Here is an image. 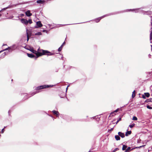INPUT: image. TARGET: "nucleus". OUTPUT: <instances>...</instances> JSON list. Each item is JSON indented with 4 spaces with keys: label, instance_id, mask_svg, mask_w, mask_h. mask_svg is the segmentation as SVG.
<instances>
[{
    "label": "nucleus",
    "instance_id": "1",
    "mask_svg": "<svg viewBox=\"0 0 152 152\" xmlns=\"http://www.w3.org/2000/svg\"><path fill=\"white\" fill-rule=\"evenodd\" d=\"M48 53L50 54L48 55L49 56H51L54 54V53H51L48 50L40 49L39 48L37 50V51H36V52L35 55L36 56V57H35V59L36 60L37 58L41 56L42 55H46Z\"/></svg>",
    "mask_w": 152,
    "mask_h": 152
},
{
    "label": "nucleus",
    "instance_id": "2",
    "mask_svg": "<svg viewBox=\"0 0 152 152\" xmlns=\"http://www.w3.org/2000/svg\"><path fill=\"white\" fill-rule=\"evenodd\" d=\"M53 86V85H43L36 87L35 90L37 91L39 90L45 88H47L52 87Z\"/></svg>",
    "mask_w": 152,
    "mask_h": 152
},
{
    "label": "nucleus",
    "instance_id": "3",
    "mask_svg": "<svg viewBox=\"0 0 152 152\" xmlns=\"http://www.w3.org/2000/svg\"><path fill=\"white\" fill-rule=\"evenodd\" d=\"M21 23L24 25H27L28 23L31 24L32 23V21L31 19H29L28 20L26 19H22L21 20Z\"/></svg>",
    "mask_w": 152,
    "mask_h": 152
},
{
    "label": "nucleus",
    "instance_id": "4",
    "mask_svg": "<svg viewBox=\"0 0 152 152\" xmlns=\"http://www.w3.org/2000/svg\"><path fill=\"white\" fill-rule=\"evenodd\" d=\"M130 11H134L135 12H141V11H142V10L141 8H140L136 9L128 10L126 11L127 12Z\"/></svg>",
    "mask_w": 152,
    "mask_h": 152
},
{
    "label": "nucleus",
    "instance_id": "5",
    "mask_svg": "<svg viewBox=\"0 0 152 152\" xmlns=\"http://www.w3.org/2000/svg\"><path fill=\"white\" fill-rule=\"evenodd\" d=\"M36 24L37 26H35L34 28H37L39 27H41L42 26V25L40 21H37L36 22Z\"/></svg>",
    "mask_w": 152,
    "mask_h": 152
},
{
    "label": "nucleus",
    "instance_id": "6",
    "mask_svg": "<svg viewBox=\"0 0 152 152\" xmlns=\"http://www.w3.org/2000/svg\"><path fill=\"white\" fill-rule=\"evenodd\" d=\"M39 92V91H34L33 92H31L30 93V94L31 95L29 97H30L31 96H33L34 95H35L36 94L38 93Z\"/></svg>",
    "mask_w": 152,
    "mask_h": 152
},
{
    "label": "nucleus",
    "instance_id": "7",
    "mask_svg": "<svg viewBox=\"0 0 152 152\" xmlns=\"http://www.w3.org/2000/svg\"><path fill=\"white\" fill-rule=\"evenodd\" d=\"M21 96L24 99H26L27 98L28 94L26 93H24L22 94Z\"/></svg>",
    "mask_w": 152,
    "mask_h": 152
},
{
    "label": "nucleus",
    "instance_id": "8",
    "mask_svg": "<svg viewBox=\"0 0 152 152\" xmlns=\"http://www.w3.org/2000/svg\"><path fill=\"white\" fill-rule=\"evenodd\" d=\"M26 15L27 16L29 17L32 15V14L30 13V11L28 10L25 12Z\"/></svg>",
    "mask_w": 152,
    "mask_h": 152
},
{
    "label": "nucleus",
    "instance_id": "9",
    "mask_svg": "<svg viewBox=\"0 0 152 152\" xmlns=\"http://www.w3.org/2000/svg\"><path fill=\"white\" fill-rule=\"evenodd\" d=\"M106 16L105 15V16H102L101 17H99V18H98L96 19L95 20V21L96 22V23H98V22L100 20L102 19V18H103L104 17H105Z\"/></svg>",
    "mask_w": 152,
    "mask_h": 152
},
{
    "label": "nucleus",
    "instance_id": "10",
    "mask_svg": "<svg viewBox=\"0 0 152 152\" xmlns=\"http://www.w3.org/2000/svg\"><path fill=\"white\" fill-rule=\"evenodd\" d=\"M28 50L31 51L33 53L35 54L36 52V51L34 50L32 48L30 47L29 48L27 49Z\"/></svg>",
    "mask_w": 152,
    "mask_h": 152
},
{
    "label": "nucleus",
    "instance_id": "11",
    "mask_svg": "<svg viewBox=\"0 0 152 152\" xmlns=\"http://www.w3.org/2000/svg\"><path fill=\"white\" fill-rule=\"evenodd\" d=\"M52 112L55 115H56L57 117H58L59 115V112L58 111L55 110L52 111Z\"/></svg>",
    "mask_w": 152,
    "mask_h": 152
},
{
    "label": "nucleus",
    "instance_id": "12",
    "mask_svg": "<svg viewBox=\"0 0 152 152\" xmlns=\"http://www.w3.org/2000/svg\"><path fill=\"white\" fill-rule=\"evenodd\" d=\"M118 135L121 137L122 138H124L125 137V135L124 133H122L121 132H119L118 133Z\"/></svg>",
    "mask_w": 152,
    "mask_h": 152
},
{
    "label": "nucleus",
    "instance_id": "13",
    "mask_svg": "<svg viewBox=\"0 0 152 152\" xmlns=\"http://www.w3.org/2000/svg\"><path fill=\"white\" fill-rule=\"evenodd\" d=\"M145 96L143 95L142 96V98L144 99L145 98V96L147 97H148L150 96V94L148 93H145Z\"/></svg>",
    "mask_w": 152,
    "mask_h": 152
},
{
    "label": "nucleus",
    "instance_id": "14",
    "mask_svg": "<svg viewBox=\"0 0 152 152\" xmlns=\"http://www.w3.org/2000/svg\"><path fill=\"white\" fill-rule=\"evenodd\" d=\"M45 1L44 0H38L37 1V2L39 4H43L45 2Z\"/></svg>",
    "mask_w": 152,
    "mask_h": 152
},
{
    "label": "nucleus",
    "instance_id": "15",
    "mask_svg": "<svg viewBox=\"0 0 152 152\" xmlns=\"http://www.w3.org/2000/svg\"><path fill=\"white\" fill-rule=\"evenodd\" d=\"M151 31L150 35V41L151 43H152V28H151Z\"/></svg>",
    "mask_w": 152,
    "mask_h": 152
},
{
    "label": "nucleus",
    "instance_id": "16",
    "mask_svg": "<svg viewBox=\"0 0 152 152\" xmlns=\"http://www.w3.org/2000/svg\"><path fill=\"white\" fill-rule=\"evenodd\" d=\"M27 55L28 57L31 58H33L34 57H35L34 55H33L32 54L27 53Z\"/></svg>",
    "mask_w": 152,
    "mask_h": 152
},
{
    "label": "nucleus",
    "instance_id": "17",
    "mask_svg": "<svg viewBox=\"0 0 152 152\" xmlns=\"http://www.w3.org/2000/svg\"><path fill=\"white\" fill-rule=\"evenodd\" d=\"M115 138L116 140H120V138L118 135H116L115 136Z\"/></svg>",
    "mask_w": 152,
    "mask_h": 152
},
{
    "label": "nucleus",
    "instance_id": "18",
    "mask_svg": "<svg viewBox=\"0 0 152 152\" xmlns=\"http://www.w3.org/2000/svg\"><path fill=\"white\" fill-rule=\"evenodd\" d=\"M131 133V131H128L126 133L125 135L126 136H128Z\"/></svg>",
    "mask_w": 152,
    "mask_h": 152
},
{
    "label": "nucleus",
    "instance_id": "19",
    "mask_svg": "<svg viewBox=\"0 0 152 152\" xmlns=\"http://www.w3.org/2000/svg\"><path fill=\"white\" fill-rule=\"evenodd\" d=\"M28 30L27 29H26V34H27V41H28L29 39V38L28 36Z\"/></svg>",
    "mask_w": 152,
    "mask_h": 152
},
{
    "label": "nucleus",
    "instance_id": "20",
    "mask_svg": "<svg viewBox=\"0 0 152 152\" xmlns=\"http://www.w3.org/2000/svg\"><path fill=\"white\" fill-rule=\"evenodd\" d=\"M145 146V145H142V146H139V147H135L133 148L131 150H132L133 149H135V148H141L142 147H143Z\"/></svg>",
    "mask_w": 152,
    "mask_h": 152
},
{
    "label": "nucleus",
    "instance_id": "21",
    "mask_svg": "<svg viewBox=\"0 0 152 152\" xmlns=\"http://www.w3.org/2000/svg\"><path fill=\"white\" fill-rule=\"evenodd\" d=\"M42 35V33L41 32H39L35 33L34 34L35 35Z\"/></svg>",
    "mask_w": 152,
    "mask_h": 152
},
{
    "label": "nucleus",
    "instance_id": "22",
    "mask_svg": "<svg viewBox=\"0 0 152 152\" xmlns=\"http://www.w3.org/2000/svg\"><path fill=\"white\" fill-rule=\"evenodd\" d=\"M118 109H116V110H115L113 112H111L110 113V115L113 114V113H116V112H118Z\"/></svg>",
    "mask_w": 152,
    "mask_h": 152
},
{
    "label": "nucleus",
    "instance_id": "23",
    "mask_svg": "<svg viewBox=\"0 0 152 152\" xmlns=\"http://www.w3.org/2000/svg\"><path fill=\"white\" fill-rule=\"evenodd\" d=\"M127 148V146L125 145H123L122 148L123 151L125 150Z\"/></svg>",
    "mask_w": 152,
    "mask_h": 152
},
{
    "label": "nucleus",
    "instance_id": "24",
    "mask_svg": "<svg viewBox=\"0 0 152 152\" xmlns=\"http://www.w3.org/2000/svg\"><path fill=\"white\" fill-rule=\"evenodd\" d=\"M135 96V91H134L132 93V97L133 98H134Z\"/></svg>",
    "mask_w": 152,
    "mask_h": 152
},
{
    "label": "nucleus",
    "instance_id": "25",
    "mask_svg": "<svg viewBox=\"0 0 152 152\" xmlns=\"http://www.w3.org/2000/svg\"><path fill=\"white\" fill-rule=\"evenodd\" d=\"M134 125H135V124H132L131 125H129V126L130 128H132L134 126Z\"/></svg>",
    "mask_w": 152,
    "mask_h": 152
},
{
    "label": "nucleus",
    "instance_id": "26",
    "mask_svg": "<svg viewBox=\"0 0 152 152\" xmlns=\"http://www.w3.org/2000/svg\"><path fill=\"white\" fill-rule=\"evenodd\" d=\"M132 120L134 121H136L137 120V118L136 117L133 116L132 118Z\"/></svg>",
    "mask_w": 152,
    "mask_h": 152
},
{
    "label": "nucleus",
    "instance_id": "27",
    "mask_svg": "<svg viewBox=\"0 0 152 152\" xmlns=\"http://www.w3.org/2000/svg\"><path fill=\"white\" fill-rule=\"evenodd\" d=\"M6 52H4L2 54V56H1V57L2 58H4V56L6 55Z\"/></svg>",
    "mask_w": 152,
    "mask_h": 152
},
{
    "label": "nucleus",
    "instance_id": "28",
    "mask_svg": "<svg viewBox=\"0 0 152 152\" xmlns=\"http://www.w3.org/2000/svg\"><path fill=\"white\" fill-rule=\"evenodd\" d=\"M147 108L149 109H152V107L151 106H150L149 105H147Z\"/></svg>",
    "mask_w": 152,
    "mask_h": 152
},
{
    "label": "nucleus",
    "instance_id": "29",
    "mask_svg": "<svg viewBox=\"0 0 152 152\" xmlns=\"http://www.w3.org/2000/svg\"><path fill=\"white\" fill-rule=\"evenodd\" d=\"M8 50H11L12 51L14 50L15 49H12V47H8Z\"/></svg>",
    "mask_w": 152,
    "mask_h": 152
},
{
    "label": "nucleus",
    "instance_id": "30",
    "mask_svg": "<svg viewBox=\"0 0 152 152\" xmlns=\"http://www.w3.org/2000/svg\"><path fill=\"white\" fill-rule=\"evenodd\" d=\"M62 48L61 47V46L58 48V51L59 52L61 51L62 49Z\"/></svg>",
    "mask_w": 152,
    "mask_h": 152
},
{
    "label": "nucleus",
    "instance_id": "31",
    "mask_svg": "<svg viewBox=\"0 0 152 152\" xmlns=\"http://www.w3.org/2000/svg\"><path fill=\"white\" fill-rule=\"evenodd\" d=\"M128 152H129L130 151V147H128L127 149H126Z\"/></svg>",
    "mask_w": 152,
    "mask_h": 152
},
{
    "label": "nucleus",
    "instance_id": "32",
    "mask_svg": "<svg viewBox=\"0 0 152 152\" xmlns=\"http://www.w3.org/2000/svg\"><path fill=\"white\" fill-rule=\"evenodd\" d=\"M15 45H13L12 46H11V47H12V49H14V48H15Z\"/></svg>",
    "mask_w": 152,
    "mask_h": 152
},
{
    "label": "nucleus",
    "instance_id": "33",
    "mask_svg": "<svg viewBox=\"0 0 152 152\" xmlns=\"http://www.w3.org/2000/svg\"><path fill=\"white\" fill-rule=\"evenodd\" d=\"M7 8H4L2 9L1 10H0V12L2 11L3 10H5L6 9H7Z\"/></svg>",
    "mask_w": 152,
    "mask_h": 152
},
{
    "label": "nucleus",
    "instance_id": "34",
    "mask_svg": "<svg viewBox=\"0 0 152 152\" xmlns=\"http://www.w3.org/2000/svg\"><path fill=\"white\" fill-rule=\"evenodd\" d=\"M121 118H120L116 122V124H117L118 122L120 121H121Z\"/></svg>",
    "mask_w": 152,
    "mask_h": 152
},
{
    "label": "nucleus",
    "instance_id": "35",
    "mask_svg": "<svg viewBox=\"0 0 152 152\" xmlns=\"http://www.w3.org/2000/svg\"><path fill=\"white\" fill-rule=\"evenodd\" d=\"M65 42H64L61 45V47L62 48L63 46L65 44Z\"/></svg>",
    "mask_w": 152,
    "mask_h": 152
},
{
    "label": "nucleus",
    "instance_id": "36",
    "mask_svg": "<svg viewBox=\"0 0 152 152\" xmlns=\"http://www.w3.org/2000/svg\"><path fill=\"white\" fill-rule=\"evenodd\" d=\"M4 129H2V130H1V133H4Z\"/></svg>",
    "mask_w": 152,
    "mask_h": 152
},
{
    "label": "nucleus",
    "instance_id": "37",
    "mask_svg": "<svg viewBox=\"0 0 152 152\" xmlns=\"http://www.w3.org/2000/svg\"><path fill=\"white\" fill-rule=\"evenodd\" d=\"M20 15L21 17H23L24 16V14H20Z\"/></svg>",
    "mask_w": 152,
    "mask_h": 152
},
{
    "label": "nucleus",
    "instance_id": "38",
    "mask_svg": "<svg viewBox=\"0 0 152 152\" xmlns=\"http://www.w3.org/2000/svg\"><path fill=\"white\" fill-rule=\"evenodd\" d=\"M42 32H46V33H47V31L46 30H43L42 31Z\"/></svg>",
    "mask_w": 152,
    "mask_h": 152
},
{
    "label": "nucleus",
    "instance_id": "39",
    "mask_svg": "<svg viewBox=\"0 0 152 152\" xmlns=\"http://www.w3.org/2000/svg\"><path fill=\"white\" fill-rule=\"evenodd\" d=\"M8 50V48H6V49H4L3 50V51H5V50Z\"/></svg>",
    "mask_w": 152,
    "mask_h": 152
},
{
    "label": "nucleus",
    "instance_id": "40",
    "mask_svg": "<svg viewBox=\"0 0 152 152\" xmlns=\"http://www.w3.org/2000/svg\"><path fill=\"white\" fill-rule=\"evenodd\" d=\"M115 113H113V114L111 115H111L112 116H114V115H115Z\"/></svg>",
    "mask_w": 152,
    "mask_h": 152
},
{
    "label": "nucleus",
    "instance_id": "41",
    "mask_svg": "<svg viewBox=\"0 0 152 152\" xmlns=\"http://www.w3.org/2000/svg\"><path fill=\"white\" fill-rule=\"evenodd\" d=\"M148 56L149 58H151V55H150V54H149L148 55Z\"/></svg>",
    "mask_w": 152,
    "mask_h": 152
},
{
    "label": "nucleus",
    "instance_id": "42",
    "mask_svg": "<svg viewBox=\"0 0 152 152\" xmlns=\"http://www.w3.org/2000/svg\"><path fill=\"white\" fill-rule=\"evenodd\" d=\"M48 115H49V116H50V117H51L52 118H53V117L52 115H48Z\"/></svg>",
    "mask_w": 152,
    "mask_h": 152
},
{
    "label": "nucleus",
    "instance_id": "43",
    "mask_svg": "<svg viewBox=\"0 0 152 152\" xmlns=\"http://www.w3.org/2000/svg\"><path fill=\"white\" fill-rule=\"evenodd\" d=\"M67 89H68V87H67V88H66V92L67 91Z\"/></svg>",
    "mask_w": 152,
    "mask_h": 152
},
{
    "label": "nucleus",
    "instance_id": "44",
    "mask_svg": "<svg viewBox=\"0 0 152 152\" xmlns=\"http://www.w3.org/2000/svg\"><path fill=\"white\" fill-rule=\"evenodd\" d=\"M125 152H129L126 150Z\"/></svg>",
    "mask_w": 152,
    "mask_h": 152
},
{
    "label": "nucleus",
    "instance_id": "45",
    "mask_svg": "<svg viewBox=\"0 0 152 152\" xmlns=\"http://www.w3.org/2000/svg\"><path fill=\"white\" fill-rule=\"evenodd\" d=\"M113 130V128H112V129H110V130L111 131H112Z\"/></svg>",
    "mask_w": 152,
    "mask_h": 152
},
{
    "label": "nucleus",
    "instance_id": "46",
    "mask_svg": "<svg viewBox=\"0 0 152 152\" xmlns=\"http://www.w3.org/2000/svg\"><path fill=\"white\" fill-rule=\"evenodd\" d=\"M3 51V50H1L0 51V53L2 52Z\"/></svg>",
    "mask_w": 152,
    "mask_h": 152
},
{
    "label": "nucleus",
    "instance_id": "47",
    "mask_svg": "<svg viewBox=\"0 0 152 152\" xmlns=\"http://www.w3.org/2000/svg\"><path fill=\"white\" fill-rule=\"evenodd\" d=\"M4 45H7V44H3V46H4Z\"/></svg>",
    "mask_w": 152,
    "mask_h": 152
},
{
    "label": "nucleus",
    "instance_id": "48",
    "mask_svg": "<svg viewBox=\"0 0 152 152\" xmlns=\"http://www.w3.org/2000/svg\"><path fill=\"white\" fill-rule=\"evenodd\" d=\"M150 101H151V102H152V99H151H151Z\"/></svg>",
    "mask_w": 152,
    "mask_h": 152
},
{
    "label": "nucleus",
    "instance_id": "49",
    "mask_svg": "<svg viewBox=\"0 0 152 152\" xmlns=\"http://www.w3.org/2000/svg\"><path fill=\"white\" fill-rule=\"evenodd\" d=\"M13 18V17H12L11 18H8V19H10V18Z\"/></svg>",
    "mask_w": 152,
    "mask_h": 152
},
{
    "label": "nucleus",
    "instance_id": "50",
    "mask_svg": "<svg viewBox=\"0 0 152 152\" xmlns=\"http://www.w3.org/2000/svg\"><path fill=\"white\" fill-rule=\"evenodd\" d=\"M88 152H91V151L90 150Z\"/></svg>",
    "mask_w": 152,
    "mask_h": 152
},
{
    "label": "nucleus",
    "instance_id": "51",
    "mask_svg": "<svg viewBox=\"0 0 152 152\" xmlns=\"http://www.w3.org/2000/svg\"><path fill=\"white\" fill-rule=\"evenodd\" d=\"M63 25H60V26H63Z\"/></svg>",
    "mask_w": 152,
    "mask_h": 152
},
{
    "label": "nucleus",
    "instance_id": "52",
    "mask_svg": "<svg viewBox=\"0 0 152 152\" xmlns=\"http://www.w3.org/2000/svg\"><path fill=\"white\" fill-rule=\"evenodd\" d=\"M53 120H54V118H52Z\"/></svg>",
    "mask_w": 152,
    "mask_h": 152
},
{
    "label": "nucleus",
    "instance_id": "53",
    "mask_svg": "<svg viewBox=\"0 0 152 152\" xmlns=\"http://www.w3.org/2000/svg\"><path fill=\"white\" fill-rule=\"evenodd\" d=\"M69 85L67 86V87H68H68H69Z\"/></svg>",
    "mask_w": 152,
    "mask_h": 152
},
{
    "label": "nucleus",
    "instance_id": "54",
    "mask_svg": "<svg viewBox=\"0 0 152 152\" xmlns=\"http://www.w3.org/2000/svg\"><path fill=\"white\" fill-rule=\"evenodd\" d=\"M92 118H93V119H94V117H92Z\"/></svg>",
    "mask_w": 152,
    "mask_h": 152
},
{
    "label": "nucleus",
    "instance_id": "55",
    "mask_svg": "<svg viewBox=\"0 0 152 152\" xmlns=\"http://www.w3.org/2000/svg\"><path fill=\"white\" fill-rule=\"evenodd\" d=\"M10 52V51H8L7 52V53H8V52Z\"/></svg>",
    "mask_w": 152,
    "mask_h": 152
},
{
    "label": "nucleus",
    "instance_id": "56",
    "mask_svg": "<svg viewBox=\"0 0 152 152\" xmlns=\"http://www.w3.org/2000/svg\"><path fill=\"white\" fill-rule=\"evenodd\" d=\"M1 16V14H0V17Z\"/></svg>",
    "mask_w": 152,
    "mask_h": 152
}]
</instances>
